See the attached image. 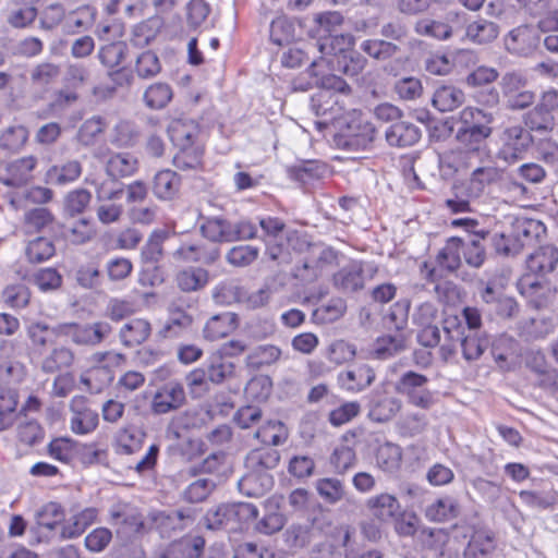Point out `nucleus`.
<instances>
[{
  "instance_id": "62",
  "label": "nucleus",
  "mask_w": 558,
  "mask_h": 558,
  "mask_svg": "<svg viewBox=\"0 0 558 558\" xmlns=\"http://www.w3.org/2000/svg\"><path fill=\"white\" fill-rule=\"evenodd\" d=\"M270 41L277 46L290 44L294 38V26L286 16L272 20L269 29Z\"/></svg>"
},
{
  "instance_id": "63",
  "label": "nucleus",
  "mask_w": 558,
  "mask_h": 558,
  "mask_svg": "<svg viewBox=\"0 0 558 558\" xmlns=\"http://www.w3.org/2000/svg\"><path fill=\"white\" fill-rule=\"evenodd\" d=\"M109 522L117 526V534L123 533V525L141 526L143 523L138 518L130 513V508L126 504L118 502L109 509Z\"/></svg>"
},
{
  "instance_id": "27",
  "label": "nucleus",
  "mask_w": 558,
  "mask_h": 558,
  "mask_svg": "<svg viewBox=\"0 0 558 558\" xmlns=\"http://www.w3.org/2000/svg\"><path fill=\"white\" fill-rule=\"evenodd\" d=\"M205 547L202 536L183 537L171 543L160 558H199Z\"/></svg>"
},
{
  "instance_id": "40",
  "label": "nucleus",
  "mask_w": 558,
  "mask_h": 558,
  "mask_svg": "<svg viewBox=\"0 0 558 558\" xmlns=\"http://www.w3.org/2000/svg\"><path fill=\"white\" fill-rule=\"evenodd\" d=\"M460 513L458 500L451 496L438 498L427 506L425 510L426 517L436 522H444L456 519Z\"/></svg>"
},
{
  "instance_id": "51",
  "label": "nucleus",
  "mask_w": 558,
  "mask_h": 558,
  "mask_svg": "<svg viewBox=\"0 0 558 558\" xmlns=\"http://www.w3.org/2000/svg\"><path fill=\"white\" fill-rule=\"evenodd\" d=\"M193 324V317L178 307L170 310L169 318L160 330L165 338H177Z\"/></svg>"
},
{
  "instance_id": "42",
  "label": "nucleus",
  "mask_w": 558,
  "mask_h": 558,
  "mask_svg": "<svg viewBox=\"0 0 558 558\" xmlns=\"http://www.w3.org/2000/svg\"><path fill=\"white\" fill-rule=\"evenodd\" d=\"M281 353L280 348L274 344L258 345L247 354L245 364L248 368L258 371L278 362Z\"/></svg>"
},
{
  "instance_id": "24",
  "label": "nucleus",
  "mask_w": 558,
  "mask_h": 558,
  "mask_svg": "<svg viewBox=\"0 0 558 558\" xmlns=\"http://www.w3.org/2000/svg\"><path fill=\"white\" fill-rule=\"evenodd\" d=\"M199 226V232L209 244L217 245L220 243L231 242L230 220L223 217H203Z\"/></svg>"
},
{
  "instance_id": "8",
  "label": "nucleus",
  "mask_w": 558,
  "mask_h": 558,
  "mask_svg": "<svg viewBox=\"0 0 558 558\" xmlns=\"http://www.w3.org/2000/svg\"><path fill=\"white\" fill-rule=\"evenodd\" d=\"M541 43L539 31L530 24L519 25L505 37L506 49L517 56H531Z\"/></svg>"
},
{
  "instance_id": "60",
  "label": "nucleus",
  "mask_w": 558,
  "mask_h": 558,
  "mask_svg": "<svg viewBox=\"0 0 558 558\" xmlns=\"http://www.w3.org/2000/svg\"><path fill=\"white\" fill-rule=\"evenodd\" d=\"M160 72L161 62L154 51H144L136 58L135 73L140 78L149 80L157 76Z\"/></svg>"
},
{
  "instance_id": "19",
  "label": "nucleus",
  "mask_w": 558,
  "mask_h": 558,
  "mask_svg": "<svg viewBox=\"0 0 558 558\" xmlns=\"http://www.w3.org/2000/svg\"><path fill=\"white\" fill-rule=\"evenodd\" d=\"M422 136L421 130L408 121H396L385 131L387 143L392 147H410Z\"/></svg>"
},
{
  "instance_id": "31",
  "label": "nucleus",
  "mask_w": 558,
  "mask_h": 558,
  "mask_svg": "<svg viewBox=\"0 0 558 558\" xmlns=\"http://www.w3.org/2000/svg\"><path fill=\"white\" fill-rule=\"evenodd\" d=\"M366 508L377 520L388 522L399 513L400 504L393 495L383 493L368 498Z\"/></svg>"
},
{
  "instance_id": "44",
  "label": "nucleus",
  "mask_w": 558,
  "mask_h": 558,
  "mask_svg": "<svg viewBox=\"0 0 558 558\" xmlns=\"http://www.w3.org/2000/svg\"><path fill=\"white\" fill-rule=\"evenodd\" d=\"M254 437L265 445L278 446L287 440L288 433L281 421L267 420L255 430Z\"/></svg>"
},
{
  "instance_id": "26",
  "label": "nucleus",
  "mask_w": 558,
  "mask_h": 558,
  "mask_svg": "<svg viewBox=\"0 0 558 558\" xmlns=\"http://www.w3.org/2000/svg\"><path fill=\"white\" fill-rule=\"evenodd\" d=\"M544 232V225L534 219L515 220L511 231L515 244L520 245V252L526 246L534 245Z\"/></svg>"
},
{
  "instance_id": "34",
  "label": "nucleus",
  "mask_w": 558,
  "mask_h": 558,
  "mask_svg": "<svg viewBox=\"0 0 558 558\" xmlns=\"http://www.w3.org/2000/svg\"><path fill=\"white\" fill-rule=\"evenodd\" d=\"M335 287L343 293L356 292L364 288L363 269L360 264L344 266L333 275Z\"/></svg>"
},
{
  "instance_id": "3",
  "label": "nucleus",
  "mask_w": 558,
  "mask_h": 558,
  "mask_svg": "<svg viewBox=\"0 0 558 558\" xmlns=\"http://www.w3.org/2000/svg\"><path fill=\"white\" fill-rule=\"evenodd\" d=\"M501 146L497 157L513 165L521 160L533 144V136L529 130L521 125L506 128L500 135Z\"/></svg>"
},
{
  "instance_id": "48",
  "label": "nucleus",
  "mask_w": 558,
  "mask_h": 558,
  "mask_svg": "<svg viewBox=\"0 0 558 558\" xmlns=\"http://www.w3.org/2000/svg\"><path fill=\"white\" fill-rule=\"evenodd\" d=\"M28 137L29 132L25 125H10L0 134V148L11 153H17L25 146Z\"/></svg>"
},
{
  "instance_id": "13",
  "label": "nucleus",
  "mask_w": 558,
  "mask_h": 558,
  "mask_svg": "<svg viewBox=\"0 0 558 558\" xmlns=\"http://www.w3.org/2000/svg\"><path fill=\"white\" fill-rule=\"evenodd\" d=\"M489 231H474L460 238L461 252L465 264L472 268H481L487 258Z\"/></svg>"
},
{
  "instance_id": "45",
  "label": "nucleus",
  "mask_w": 558,
  "mask_h": 558,
  "mask_svg": "<svg viewBox=\"0 0 558 558\" xmlns=\"http://www.w3.org/2000/svg\"><path fill=\"white\" fill-rule=\"evenodd\" d=\"M461 243L460 236H452L447 240L445 246L436 256V260L440 267L450 272H453L461 267Z\"/></svg>"
},
{
  "instance_id": "57",
  "label": "nucleus",
  "mask_w": 558,
  "mask_h": 558,
  "mask_svg": "<svg viewBox=\"0 0 558 558\" xmlns=\"http://www.w3.org/2000/svg\"><path fill=\"white\" fill-rule=\"evenodd\" d=\"M318 495L328 504L335 505L345 496L343 483L336 477L319 478L315 483Z\"/></svg>"
},
{
  "instance_id": "30",
  "label": "nucleus",
  "mask_w": 558,
  "mask_h": 558,
  "mask_svg": "<svg viewBox=\"0 0 558 558\" xmlns=\"http://www.w3.org/2000/svg\"><path fill=\"white\" fill-rule=\"evenodd\" d=\"M445 343L440 345V355L448 361L457 351V343L464 335V327L457 315H448L442 319Z\"/></svg>"
},
{
  "instance_id": "41",
  "label": "nucleus",
  "mask_w": 558,
  "mask_h": 558,
  "mask_svg": "<svg viewBox=\"0 0 558 558\" xmlns=\"http://www.w3.org/2000/svg\"><path fill=\"white\" fill-rule=\"evenodd\" d=\"M204 148L198 143L180 146L173 156V165L182 171L197 170L203 166Z\"/></svg>"
},
{
  "instance_id": "17",
  "label": "nucleus",
  "mask_w": 558,
  "mask_h": 558,
  "mask_svg": "<svg viewBox=\"0 0 558 558\" xmlns=\"http://www.w3.org/2000/svg\"><path fill=\"white\" fill-rule=\"evenodd\" d=\"M38 163L37 157L31 155L8 163L2 183L10 187H21L33 179V171Z\"/></svg>"
},
{
  "instance_id": "7",
  "label": "nucleus",
  "mask_w": 558,
  "mask_h": 558,
  "mask_svg": "<svg viewBox=\"0 0 558 558\" xmlns=\"http://www.w3.org/2000/svg\"><path fill=\"white\" fill-rule=\"evenodd\" d=\"M556 111L551 88L542 93L537 105L524 114L523 121L526 130L541 134L549 133L555 128Z\"/></svg>"
},
{
  "instance_id": "14",
  "label": "nucleus",
  "mask_w": 558,
  "mask_h": 558,
  "mask_svg": "<svg viewBox=\"0 0 558 558\" xmlns=\"http://www.w3.org/2000/svg\"><path fill=\"white\" fill-rule=\"evenodd\" d=\"M376 136L374 125L363 119H353L347 128L343 135V146L349 150H366L368 149Z\"/></svg>"
},
{
  "instance_id": "28",
  "label": "nucleus",
  "mask_w": 558,
  "mask_h": 558,
  "mask_svg": "<svg viewBox=\"0 0 558 558\" xmlns=\"http://www.w3.org/2000/svg\"><path fill=\"white\" fill-rule=\"evenodd\" d=\"M238 326L235 314L225 312L210 317L204 326V338L209 341H216L230 335Z\"/></svg>"
},
{
  "instance_id": "59",
  "label": "nucleus",
  "mask_w": 558,
  "mask_h": 558,
  "mask_svg": "<svg viewBox=\"0 0 558 558\" xmlns=\"http://www.w3.org/2000/svg\"><path fill=\"white\" fill-rule=\"evenodd\" d=\"M172 98V89L166 83L151 84L144 93L143 100L150 109H162Z\"/></svg>"
},
{
  "instance_id": "55",
  "label": "nucleus",
  "mask_w": 558,
  "mask_h": 558,
  "mask_svg": "<svg viewBox=\"0 0 558 558\" xmlns=\"http://www.w3.org/2000/svg\"><path fill=\"white\" fill-rule=\"evenodd\" d=\"M17 395L14 390H0V430L8 429L17 417Z\"/></svg>"
},
{
  "instance_id": "47",
  "label": "nucleus",
  "mask_w": 558,
  "mask_h": 558,
  "mask_svg": "<svg viewBox=\"0 0 558 558\" xmlns=\"http://www.w3.org/2000/svg\"><path fill=\"white\" fill-rule=\"evenodd\" d=\"M361 50L377 61H386L401 51L398 44L385 39H366L361 44Z\"/></svg>"
},
{
  "instance_id": "64",
  "label": "nucleus",
  "mask_w": 558,
  "mask_h": 558,
  "mask_svg": "<svg viewBox=\"0 0 558 558\" xmlns=\"http://www.w3.org/2000/svg\"><path fill=\"white\" fill-rule=\"evenodd\" d=\"M234 364L222 356H213L207 366V375L210 383L219 385L227 378L233 376Z\"/></svg>"
},
{
  "instance_id": "4",
  "label": "nucleus",
  "mask_w": 558,
  "mask_h": 558,
  "mask_svg": "<svg viewBox=\"0 0 558 558\" xmlns=\"http://www.w3.org/2000/svg\"><path fill=\"white\" fill-rule=\"evenodd\" d=\"M428 378L413 371L403 373L395 385L398 393L404 396L408 402L420 409H429L434 404L432 391L426 388Z\"/></svg>"
},
{
  "instance_id": "38",
  "label": "nucleus",
  "mask_w": 558,
  "mask_h": 558,
  "mask_svg": "<svg viewBox=\"0 0 558 558\" xmlns=\"http://www.w3.org/2000/svg\"><path fill=\"white\" fill-rule=\"evenodd\" d=\"M151 333V326L148 320L134 318L120 329V339L125 347L142 344Z\"/></svg>"
},
{
  "instance_id": "29",
  "label": "nucleus",
  "mask_w": 558,
  "mask_h": 558,
  "mask_svg": "<svg viewBox=\"0 0 558 558\" xmlns=\"http://www.w3.org/2000/svg\"><path fill=\"white\" fill-rule=\"evenodd\" d=\"M496 548L494 533L487 529H476L464 549V558H486Z\"/></svg>"
},
{
  "instance_id": "10",
  "label": "nucleus",
  "mask_w": 558,
  "mask_h": 558,
  "mask_svg": "<svg viewBox=\"0 0 558 558\" xmlns=\"http://www.w3.org/2000/svg\"><path fill=\"white\" fill-rule=\"evenodd\" d=\"M186 402V395L182 384L169 381L155 392L150 410L156 415H163L182 408Z\"/></svg>"
},
{
  "instance_id": "50",
  "label": "nucleus",
  "mask_w": 558,
  "mask_h": 558,
  "mask_svg": "<svg viewBox=\"0 0 558 558\" xmlns=\"http://www.w3.org/2000/svg\"><path fill=\"white\" fill-rule=\"evenodd\" d=\"M54 217L46 207H35L24 214V228L27 233L41 232L50 228Z\"/></svg>"
},
{
  "instance_id": "12",
  "label": "nucleus",
  "mask_w": 558,
  "mask_h": 558,
  "mask_svg": "<svg viewBox=\"0 0 558 558\" xmlns=\"http://www.w3.org/2000/svg\"><path fill=\"white\" fill-rule=\"evenodd\" d=\"M464 15L449 12L445 20H436L429 16L418 19L414 25V32L420 36L434 38L437 40L449 39L454 31V24L458 23Z\"/></svg>"
},
{
  "instance_id": "22",
  "label": "nucleus",
  "mask_w": 558,
  "mask_h": 558,
  "mask_svg": "<svg viewBox=\"0 0 558 558\" xmlns=\"http://www.w3.org/2000/svg\"><path fill=\"white\" fill-rule=\"evenodd\" d=\"M465 101L464 92L451 84H442L435 88L432 105L440 112H450L462 106Z\"/></svg>"
},
{
  "instance_id": "39",
  "label": "nucleus",
  "mask_w": 558,
  "mask_h": 558,
  "mask_svg": "<svg viewBox=\"0 0 558 558\" xmlns=\"http://www.w3.org/2000/svg\"><path fill=\"white\" fill-rule=\"evenodd\" d=\"M558 264V250L554 246H543L530 255L527 268L536 275L551 272Z\"/></svg>"
},
{
  "instance_id": "2",
  "label": "nucleus",
  "mask_w": 558,
  "mask_h": 558,
  "mask_svg": "<svg viewBox=\"0 0 558 558\" xmlns=\"http://www.w3.org/2000/svg\"><path fill=\"white\" fill-rule=\"evenodd\" d=\"M279 459V453L275 450L252 452L248 457V463L252 466H259L260 471L243 476L239 482L240 489L248 496L263 495L270 489L274 485V478L267 470L276 468Z\"/></svg>"
},
{
  "instance_id": "21",
  "label": "nucleus",
  "mask_w": 558,
  "mask_h": 558,
  "mask_svg": "<svg viewBox=\"0 0 558 558\" xmlns=\"http://www.w3.org/2000/svg\"><path fill=\"white\" fill-rule=\"evenodd\" d=\"M26 336L35 352L41 354L48 345L54 342V338L61 336V324L50 326L44 322H32L26 327Z\"/></svg>"
},
{
  "instance_id": "6",
  "label": "nucleus",
  "mask_w": 558,
  "mask_h": 558,
  "mask_svg": "<svg viewBox=\"0 0 558 558\" xmlns=\"http://www.w3.org/2000/svg\"><path fill=\"white\" fill-rule=\"evenodd\" d=\"M437 317L438 308L432 302L421 303L413 312L412 320L421 327L417 340L425 348H435L440 343V330L435 324Z\"/></svg>"
},
{
  "instance_id": "35",
  "label": "nucleus",
  "mask_w": 558,
  "mask_h": 558,
  "mask_svg": "<svg viewBox=\"0 0 558 558\" xmlns=\"http://www.w3.org/2000/svg\"><path fill=\"white\" fill-rule=\"evenodd\" d=\"M499 26L486 19L477 17L465 27V38L475 45L494 41L499 35Z\"/></svg>"
},
{
  "instance_id": "11",
  "label": "nucleus",
  "mask_w": 558,
  "mask_h": 558,
  "mask_svg": "<svg viewBox=\"0 0 558 558\" xmlns=\"http://www.w3.org/2000/svg\"><path fill=\"white\" fill-rule=\"evenodd\" d=\"M70 428L74 434L86 435L94 432L99 423L96 410L92 409L84 396H75L70 402Z\"/></svg>"
},
{
  "instance_id": "1",
  "label": "nucleus",
  "mask_w": 558,
  "mask_h": 558,
  "mask_svg": "<svg viewBox=\"0 0 558 558\" xmlns=\"http://www.w3.org/2000/svg\"><path fill=\"white\" fill-rule=\"evenodd\" d=\"M257 514L258 510L253 504H221L207 510L204 524L208 530H226L235 533L256 519Z\"/></svg>"
},
{
  "instance_id": "16",
  "label": "nucleus",
  "mask_w": 558,
  "mask_h": 558,
  "mask_svg": "<svg viewBox=\"0 0 558 558\" xmlns=\"http://www.w3.org/2000/svg\"><path fill=\"white\" fill-rule=\"evenodd\" d=\"M38 15L36 4L27 0H10L4 17L9 26L14 29H23L32 26Z\"/></svg>"
},
{
  "instance_id": "53",
  "label": "nucleus",
  "mask_w": 558,
  "mask_h": 558,
  "mask_svg": "<svg viewBox=\"0 0 558 558\" xmlns=\"http://www.w3.org/2000/svg\"><path fill=\"white\" fill-rule=\"evenodd\" d=\"M307 46H313V43H305L302 46L290 47L281 57L282 65L294 69L310 62L311 68H315L318 64V61L315 58L311 59L310 56L315 49L308 48Z\"/></svg>"
},
{
  "instance_id": "58",
  "label": "nucleus",
  "mask_w": 558,
  "mask_h": 558,
  "mask_svg": "<svg viewBox=\"0 0 558 558\" xmlns=\"http://www.w3.org/2000/svg\"><path fill=\"white\" fill-rule=\"evenodd\" d=\"M169 238L165 230H155L142 248L141 258L144 263H158L163 255V242Z\"/></svg>"
},
{
  "instance_id": "56",
  "label": "nucleus",
  "mask_w": 558,
  "mask_h": 558,
  "mask_svg": "<svg viewBox=\"0 0 558 558\" xmlns=\"http://www.w3.org/2000/svg\"><path fill=\"white\" fill-rule=\"evenodd\" d=\"M402 450L398 445L386 442L379 447L376 461L378 466L389 473H393L399 470L401 465Z\"/></svg>"
},
{
  "instance_id": "54",
  "label": "nucleus",
  "mask_w": 558,
  "mask_h": 558,
  "mask_svg": "<svg viewBox=\"0 0 558 558\" xmlns=\"http://www.w3.org/2000/svg\"><path fill=\"white\" fill-rule=\"evenodd\" d=\"M106 126L107 124L101 117H92L85 120L80 126L76 133V141L85 147L92 146L105 132Z\"/></svg>"
},
{
  "instance_id": "23",
  "label": "nucleus",
  "mask_w": 558,
  "mask_h": 558,
  "mask_svg": "<svg viewBox=\"0 0 558 558\" xmlns=\"http://www.w3.org/2000/svg\"><path fill=\"white\" fill-rule=\"evenodd\" d=\"M174 282L182 292H198L209 283V271L203 267L189 266L175 274Z\"/></svg>"
},
{
  "instance_id": "15",
  "label": "nucleus",
  "mask_w": 558,
  "mask_h": 558,
  "mask_svg": "<svg viewBox=\"0 0 558 558\" xmlns=\"http://www.w3.org/2000/svg\"><path fill=\"white\" fill-rule=\"evenodd\" d=\"M353 45L354 39L350 34H328L322 35L319 39L313 43V46L307 47L318 51L322 60L328 59V62L335 61L336 63L338 57L348 52Z\"/></svg>"
},
{
  "instance_id": "18",
  "label": "nucleus",
  "mask_w": 558,
  "mask_h": 558,
  "mask_svg": "<svg viewBox=\"0 0 558 558\" xmlns=\"http://www.w3.org/2000/svg\"><path fill=\"white\" fill-rule=\"evenodd\" d=\"M375 380V372L366 364L357 365L339 373L338 384L349 392H360L369 387Z\"/></svg>"
},
{
  "instance_id": "43",
  "label": "nucleus",
  "mask_w": 558,
  "mask_h": 558,
  "mask_svg": "<svg viewBox=\"0 0 558 558\" xmlns=\"http://www.w3.org/2000/svg\"><path fill=\"white\" fill-rule=\"evenodd\" d=\"M401 408L402 402L398 398L383 396L372 402L368 416L374 422H388L401 410Z\"/></svg>"
},
{
  "instance_id": "36",
  "label": "nucleus",
  "mask_w": 558,
  "mask_h": 558,
  "mask_svg": "<svg viewBox=\"0 0 558 558\" xmlns=\"http://www.w3.org/2000/svg\"><path fill=\"white\" fill-rule=\"evenodd\" d=\"M75 354L72 349L65 345L54 347L46 354L40 362V369L45 374H54L62 369L72 367Z\"/></svg>"
},
{
  "instance_id": "61",
  "label": "nucleus",
  "mask_w": 558,
  "mask_h": 558,
  "mask_svg": "<svg viewBox=\"0 0 558 558\" xmlns=\"http://www.w3.org/2000/svg\"><path fill=\"white\" fill-rule=\"evenodd\" d=\"M216 488V483L211 478H197L192 482L182 493L183 500L197 504L206 500Z\"/></svg>"
},
{
  "instance_id": "49",
  "label": "nucleus",
  "mask_w": 558,
  "mask_h": 558,
  "mask_svg": "<svg viewBox=\"0 0 558 558\" xmlns=\"http://www.w3.org/2000/svg\"><path fill=\"white\" fill-rule=\"evenodd\" d=\"M404 348L405 338L403 335H386L376 340L373 354L378 360H387L403 351Z\"/></svg>"
},
{
  "instance_id": "37",
  "label": "nucleus",
  "mask_w": 558,
  "mask_h": 558,
  "mask_svg": "<svg viewBox=\"0 0 558 558\" xmlns=\"http://www.w3.org/2000/svg\"><path fill=\"white\" fill-rule=\"evenodd\" d=\"M180 185L181 179L177 172L169 169L162 170L154 177L153 193L158 199L171 201L178 195Z\"/></svg>"
},
{
  "instance_id": "25",
  "label": "nucleus",
  "mask_w": 558,
  "mask_h": 558,
  "mask_svg": "<svg viewBox=\"0 0 558 558\" xmlns=\"http://www.w3.org/2000/svg\"><path fill=\"white\" fill-rule=\"evenodd\" d=\"M83 166L77 159H69L64 162L51 166L46 172V181L53 185L71 184L80 179Z\"/></svg>"
},
{
  "instance_id": "46",
  "label": "nucleus",
  "mask_w": 558,
  "mask_h": 558,
  "mask_svg": "<svg viewBox=\"0 0 558 558\" xmlns=\"http://www.w3.org/2000/svg\"><path fill=\"white\" fill-rule=\"evenodd\" d=\"M98 515L96 508H86L74 514L62 527V536L66 538H75L93 524Z\"/></svg>"
},
{
  "instance_id": "5",
  "label": "nucleus",
  "mask_w": 558,
  "mask_h": 558,
  "mask_svg": "<svg viewBox=\"0 0 558 558\" xmlns=\"http://www.w3.org/2000/svg\"><path fill=\"white\" fill-rule=\"evenodd\" d=\"M110 333L111 326L106 322L61 324V336L69 338L73 344L78 347H96Z\"/></svg>"
},
{
  "instance_id": "33",
  "label": "nucleus",
  "mask_w": 558,
  "mask_h": 558,
  "mask_svg": "<svg viewBox=\"0 0 558 558\" xmlns=\"http://www.w3.org/2000/svg\"><path fill=\"white\" fill-rule=\"evenodd\" d=\"M137 167V159L129 153L112 154L105 162L106 173L112 180L133 175Z\"/></svg>"
},
{
  "instance_id": "32",
  "label": "nucleus",
  "mask_w": 558,
  "mask_h": 558,
  "mask_svg": "<svg viewBox=\"0 0 558 558\" xmlns=\"http://www.w3.org/2000/svg\"><path fill=\"white\" fill-rule=\"evenodd\" d=\"M199 133L198 124L190 119H177L168 126V135L175 147L197 143Z\"/></svg>"
},
{
  "instance_id": "52",
  "label": "nucleus",
  "mask_w": 558,
  "mask_h": 558,
  "mask_svg": "<svg viewBox=\"0 0 558 558\" xmlns=\"http://www.w3.org/2000/svg\"><path fill=\"white\" fill-rule=\"evenodd\" d=\"M366 63V59L360 52L355 51L353 47L341 57H338L336 63L335 61H329V64L335 70L348 76H356L360 74L365 68Z\"/></svg>"
},
{
  "instance_id": "9",
  "label": "nucleus",
  "mask_w": 558,
  "mask_h": 558,
  "mask_svg": "<svg viewBox=\"0 0 558 558\" xmlns=\"http://www.w3.org/2000/svg\"><path fill=\"white\" fill-rule=\"evenodd\" d=\"M172 257L182 263H203L211 265L220 257V247L204 241H182Z\"/></svg>"
},
{
  "instance_id": "20",
  "label": "nucleus",
  "mask_w": 558,
  "mask_h": 558,
  "mask_svg": "<svg viewBox=\"0 0 558 558\" xmlns=\"http://www.w3.org/2000/svg\"><path fill=\"white\" fill-rule=\"evenodd\" d=\"M476 156L472 150L459 145L440 155L439 165L445 174L452 175L471 168Z\"/></svg>"
}]
</instances>
